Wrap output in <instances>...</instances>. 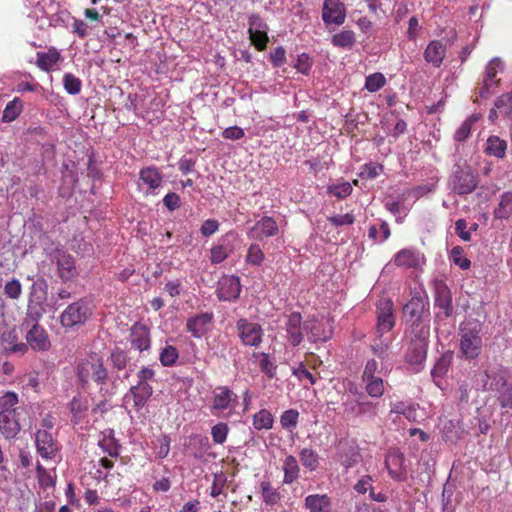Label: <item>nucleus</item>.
Returning <instances> with one entry per match:
<instances>
[{
  "label": "nucleus",
  "mask_w": 512,
  "mask_h": 512,
  "mask_svg": "<svg viewBox=\"0 0 512 512\" xmlns=\"http://www.w3.org/2000/svg\"><path fill=\"white\" fill-rule=\"evenodd\" d=\"M76 377L82 386L94 383L102 390L109 379L103 356L97 352H90L80 358L76 363Z\"/></svg>",
  "instance_id": "nucleus-1"
},
{
  "label": "nucleus",
  "mask_w": 512,
  "mask_h": 512,
  "mask_svg": "<svg viewBox=\"0 0 512 512\" xmlns=\"http://www.w3.org/2000/svg\"><path fill=\"white\" fill-rule=\"evenodd\" d=\"M41 317L40 312H33L29 305L27 316L23 325L30 328L26 332V342L35 351H47L51 347V342L46 330L37 323Z\"/></svg>",
  "instance_id": "nucleus-2"
},
{
  "label": "nucleus",
  "mask_w": 512,
  "mask_h": 512,
  "mask_svg": "<svg viewBox=\"0 0 512 512\" xmlns=\"http://www.w3.org/2000/svg\"><path fill=\"white\" fill-rule=\"evenodd\" d=\"M305 335L311 343H324L333 336V319L331 317H309L303 322Z\"/></svg>",
  "instance_id": "nucleus-3"
},
{
  "label": "nucleus",
  "mask_w": 512,
  "mask_h": 512,
  "mask_svg": "<svg viewBox=\"0 0 512 512\" xmlns=\"http://www.w3.org/2000/svg\"><path fill=\"white\" fill-rule=\"evenodd\" d=\"M461 341L460 351L466 359H475L479 356L482 348L480 326L476 323H468L460 328Z\"/></svg>",
  "instance_id": "nucleus-4"
},
{
  "label": "nucleus",
  "mask_w": 512,
  "mask_h": 512,
  "mask_svg": "<svg viewBox=\"0 0 512 512\" xmlns=\"http://www.w3.org/2000/svg\"><path fill=\"white\" fill-rule=\"evenodd\" d=\"M52 263L63 283L72 282L79 276L75 258L67 251L56 249L52 254Z\"/></svg>",
  "instance_id": "nucleus-5"
},
{
  "label": "nucleus",
  "mask_w": 512,
  "mask_h": 512,
  "mask_svg": "<svg viewBox=\"0 0 512 512\" xmlns=\"http://www.w3.org/2000/svg\"><path fill=\"white\" fill-rule=\"evenodd\" d=\"M90 309L84 300L71 303L60 315V323L64 328H72L84 324L90 316Z\"/></svg>",
  "instance_id": "nucleus-6"
},
{
  "label": "nucleus",
  "mask_w": 512,
  "mask_h": 512,
  "mask_svg": "<svg viewBox=\"0 0 512 512\" xmlns=\"http://www.w3.org/2000/svg\"><path fill=\"white\" fill-rule=\"evenodd\" d=\"M504 63L499 57L491 59L483 72L477 97L488 98L491 94V88L498 85L500 80L496 78L497 74L503 72Z\"/></svg>",
  "instance_id": "nucleus-7"
},
{
  "label": "nucleus",
  "mask_w": 512,
  "mask_h": 512,
  "mask_svg": "<svg viewBox=\"0 0 512 512\" xmlns=\"http://www.w3.org/2000/svg\"><path fill=\"white\" fill-rule=\"evenodd\" d=\"M236 330L243 345L257 348L262 343L264 332L260 324L241 318L236 322Z\"/></svg>",
  "instance_id": "nucleus-8"
},
{
  "label": "nucleus",
  "mask_w": 512,
  "mask_h": 512,
  "mask_svg": "<svg viewBox=\"0 0 512 512\" xmlns=\"http://www.w3.org/2000/svg\"><path fill=\"white\" fill-rule=\"evenodd\" d=\"M238 405V396L227 386L217 387L213 392L211 412L219 415L224 410H234Z\"/></svg>",
  "instance_id": "nucleus-9"
},
{
  "label": "nucleus",
  "mask_w": 512,
  "mask_h": 512,
  "mask_svg": "<svg viewBox=\"0 0 512 512\" xmlns=\"http://www.w3.org/2000/svg\"><path fill=\"white\" fill-rule=\"evenodd\" d=\"M377 326L376 330L380 337L390 331L395 324L393 314V302L389 298H381L377 302Z\"/></svg>",
  "instance_id": "nucleus-10"
},
{
  "label": "nucleus",
  "mask_w": 512,
  "mask_h": 512,
  "mask_svg": "<svg viewBox=\"0 0 512 512\" xmlns=\"http://www.w3.org/2000/svg\"><path fill=\"white\" fill-rule=\"evenodd\" d=\"M322 20L326 25L341 26L346 20V7L341 0H324Z\"/></svg>",
  "instance_id": "nucleus-11"
},
{
  "label": "nucleus",
  "mask_w": 512,
  "mask_h": 512,
  "mask_svg": "<svg viewBox=\"0 0 512 512\" xmlns=\"http://www.w3.org/2000/svg\"><path fill=\"white\" fill-rule=\"evenodd\" d=\"M278 233L279 227L276 220L270 216H263L248 230L247 236L250 239L262 241L265 238L274 237Z\"/></svg>",
  "instance_id": "nucleus-12"
},
{
  "label": "nucleus",
  "mask_w": 512,
  "mask_h": 512,
  "mask_svg": "<svg viewBox=\"0 0 512 512\" xmlns=\"http://www.w3.org/2000/svg\"><path fill=\"white\" fill-rule=\"evenodd\" d=\"M284 329L289 344L293 347L299 346L303 341L305 333L301 314L299 312H292L288 315Z\"/></svg>",
  "instance_id": "nucleus-13"
},
{
  "label": "nucleus",
  "mask_w": 512,
  "mask_h": 512,
  "mask_svg": "<svg viewBox=\"0 0 512 512\" xmlns=\"http://www.w3.org/2000/svg\"><path fill=\"white\" fill-rule=\"evenodd\" d=\"M35 444L38 454L43 459H53L59 450L57 441L47 430L37 431Z\"/></svg>",
  "instance_id": "nucleus-14"
},
{
  "label": "nucleus",
  "mask_w": 512,
  "mask_h": 512,
  "mask_svg": "<svg viewBox=\"0 0 512 512\" xmlns=\"http://www.w3.org/2000/svg\"><path fill=\"white\" fill-rule=\"evenodd\" d=\"M386 468L389 475L396 480H405L407 475V466L404 455L396 449L388 451L385 458Z\"/></svg>",
  "instance_id": "nucleus-15"
},
{
  "label": "nucleus",
  "mask_w": 512,
  "mask_h": 512,
  "mask_svg": "<svg viewBox=\"0 0 512 512\" xmlns=\"http://www.w3.org/2000/svg\"><path fill=\"white\" fill-rule=\"evenodd\" d=\"M508 374L505 369L498 368L493 371H486L482 377V388L484 391L499 392L507 385Z\"/></svg>",
  "instance_id": "nucleus-16"
},
{
  "label": "nucleus",
  "mask_w": 512,
  "mask_h": 512,
  "mask_svg": "<svg viewBox=\"0 0 512 512\" xmlns=\"http://www.w3.org/2000/svg\"><path fill=\"white\" fill-rule=\"evenodd\" d=\"M130 343L132 348L143 352L150 348V332L147 326L142 323H135L130 330Z\"/></svg>",
  "instance_id": "nucleus-17"
},
{
  "label": "nucleus",
  "mask_w": 512,
  "mask_h": 512,
  "mask_svg": "<svg viewBox=\"0 0 512 512\" xmlns=\"http://www.w3.org/2000/svg\"><path fill=\"white\" fill-rule=\"evenodd\" d=\"M477 186V181L470 169H461L455 172L453 189L458 194H468Z\"/></svg>",
  "instance_id": "nucleus-18"
},
{
  "label": "nucleus",
  "mask_w": 512,
  "mask_h": 512,
  "mask_svg": "<svg viewBox=\"0 0 512 512\" xmlns=\"http://www.w3.org/2000/svg\"><path fill=\"white\" fill-rule=\"evenodd\" d=\"M248 23H249L248 33H249V38H250L252 44L255 46V48L258 51L265 50L267 47V43L269 41L267 32L254 29L255 26L260 27L262 25V19L260 18L259 15L252 14L249 17Z\"/></svg>",
  "instance_id": "nucleus-19"
},
{
  "label": "nucleus",
  "mask_w": 512,
  "mask_h": 512,
  "mask_svg": "<svg viewBox=\"0 0 512 512\" xmlns=\"http://www.w3.org/2000/svg\"><path fill=\"white\" fill-rule=\"evenodd\" d=\"M213 321V313H200L187 320L186 328L195 338H201L209 329Z\"/></svg>",
  "instance_id": "nucleus-20"
},
{
  "label": "nucleus",
  "mask_w": 512,
  "mask_h": 512,
  "mask_svg": "<svg viewBox=\"0 0 512 512\" xmlns=\"http://www.w3.org/2000/svg\"><path fill=\"white\" fill-rule=\"evenodd\" d=\"M139 186L145 185L152 193L162 185L163 174L155 166H147L139 171Z\"/></svg>",
  "instance_id": "nucleus-21"
},
{
  "label": "nucleus",
  "mask_w": 512,
  "mask_h": 512,
  "mask_svg": "<svg viewBox=\"0 0 512 512\" xmlns=\"http://www.w3.org/2000/svg\"><path fill=\"white\" fill-rule=\"evenodd\" d=\"M241 285L237 277H225L221 280L218 289V298L222 301H231L239 297Z\"/></svg>",
  "instance_id": "nucleus-22"
},
{
  "label": "nucleus",
  "mask_w": 512,
  "mask_h": 512,
  "mask_svg": "<svg viewBox=\"0 0 512 512\" xmlns=\"http://www.w3.org/2000/svg\"><path fill=\"white\" fill-rule=\"evenodd\" d=\"M19 411L0 416V432L6 439H14L21 430Z\"/></svg>",
  "instance_id": "nucleus-23"
},
{
  "label": "nucleus",
  "mask_w": 512,
  "mask_h": 512,
  "mask_svg": "<svg viewBox=\"0 0 512 512\" xmlns=\"http://www.w3.org/2000/svg\"><path fill=\"white\" fill-rule=\"evenodd\" d=\"M446 54V47L440 41H431L424 52V58L427 63L434 67H440Z\"/></svg>",
  "instance_id": "nucleus-24"
},
{
  "label": "nucleus",
  "mask_w": 512,
  "mask_h": 512,
  "mask_svg": "<svg viewBox=\"0 0 512 512\" xmlns=\"http://www.w3.org/2000/svg\"><path fill=\"white\" fill-rule=\"evenodd\" d=\"M37 67L45 72H50L60 61L61 54L55 47H50L47 52H37Z\"/></svg>",
  "instance_id": "nucleus-25"
},
{
  "label": "nucleus",
  "mask_w": 512,
  "mask_h": 512,
  "mask_svg": "<svg viewBox=\"0 0 512 512\" xmlns=\"http://www.w3.org/2000/svg\"><path fill=\"white\" fill-rule=\"evenodd\" d=\"M228 236V234L225 235L211 247L209 259L212 264L222 263L233 252V247L228 242Z\"/></svg>",
  "instance_id": "nucleus-26"
},
{
  "label": "nucleus",
  "mask_w": 512,
  "mask_h": 512,
  "mask_svg": "<svg viewBox=\"0 0 512 512\" xmlns=\"http://www.w3.org/2000/svg\"><path fill=\"white\" fill-rule=\"evenodd\" d=\"M129 393L133 398L134 407L140 410L152 396L153 388L150 384L137 383L130 388Z\"/></svg>",
  "instance_id": "nucleus-27"
},
{
  "label": "nucleus",
  "mask_w": 512,
  "mask_h": 512,
  "mask_svg": "<svg viewBox=\"0 0 512 512\" xmlns=\"http://www.w3.org/2000/svg\"><path fill=\"white\" fill-rule=\"evenodd\" d=\"M330 507L331 500L326 494H312L305 499V508L309 512H328Z\"/></svg>",
  "instance_id": "nucleus-28"
},
{
  "label": "nucleus",
  "mask_w": 512,
  "mask_h": 512,
  "mask_svg": "<svg viewBox=\"0 0 512 512\" xmlns=\"http://www.w3.org/2000/svg\"><path fill=\"white\" fill-rule=\"evenodd\" d=\"M451 294L445 284H437L435 288V304L449 315L452 309Z\"/></svg>",
  "instance_id": "nucleus-29"
},
{
  "label": "nucleus",
  "mask_w": 512,
  "mask_h": 512,
  "mask_svg": "<svg viewBox=\"0 0 512 512\" xmlns=\"http://www.w3.org/2000/svg\"><path fill=\"white\" fill-rule=\"evenodd\" d=\"M333 46L343 49H351L356 43V36L352 30L344 29L331 37Z\"/></svg>",
  "instance_id": "nucleus-30"
},
{
  "label": "nucleus",
  "mask_w": 512,
  "mask_h": 512,
  "mask_svg": "<svg viewBox=\"0 0 512 512\" xmlns=\"http://www.w3.org/2000/svg\"><path fill=\"white\" fill-rule=\"evenodd\" d=\"M284 479L285 484H291L296 481L299 477L300 468L296 457L289 455L285 458L283 463Z\"/></svg>",
  "instance_id": "nucleus-31"
},
{
  "label": "nucleus",
  "mask_w": 512,
  "mask_h": 512,
  "mask_svg": "<svg viewBox=\"0 0 512 512\" xmlns=\"http://www.w3.org/2000/svg\"><path fill=\"white\" fill-rule=\"evenodd\" d=\"M507 144L497 136H491L487 140L486 153L490 156L503 158L506 153Z\"/></svg>",
  "instance_id": "nucleus-32"
},
{
  "label": "nucleus",
  "mask_w": 512,
  "mask_h": 512,
  "mask_svg": "<svg viewBox=\"0 0 512 512\" xmlns=\"http://www.w3.org/2000/svg\"><path fill=\"white\" fill-rule=\"evenodd\" d=\"M23 111V102L20 98L15 97L12 101L8 102L3 110L2 121L12 122Z\"/></svg>",
  "instance_id": "nucleus-33"
},
{
  "label": "nucleus",
  "mask_w": 512,
  "mask_h": 512,
  "mask_svg": "<svg viewBox=\"0 0 512 512\" xmlns=\"http://www.w3.org/2000/svg\"><path fill=\"white\" fill-rule=\"evenodd\" d=\"M18 404V395L15 392H6L0 396V416L3 414H11L18 412L16 405Z\"/></svg>",
  "instance_id": "nucleus-34"
},
{
  "label": "nucleus",
  "mask_w": 512,
  "mask_h": 512,
  "mask_svg": "<svg viewBox=\"0 0 512 512\" xmlns=\"http://www.w3.org/2000/svg\"><path fill=\"white\" fill-rule=\"evenodd\" d=\"M273 415L266 409H261L253 416V427L256 430H269L273 427Z\"/></svg>",
  "instance_id": "nucleus-35"
},
{
  "label": "nucleus",
  "mask_w": 512,
  "mask_h": 512,
  "mask_svg": "<svg viewBox=\"0 0 512 512\" xmlns=\"http://www.w3.org/2000/svg\"><path fill=\"white\" fill-rule=\"evenodd\" d=\"M512 214V193L505 192L502 194L500 203L494 211V215L498 219H508Z\"/></svg>",
  "instance_id": "nucleus-36"
},
{
  "label": "nucleus",
  "mask_w": 512,
  "mask_h": 512,
  "mask_svg": "<svg viewBox=\"0 0 512 512\" xmlns=\"http://www.w3.org/2000/svg\"><path fill=\"white\" fill-rule=\"evenodd\" d=\"M302 465L309 471H315L319 466V455L310 448H303L299 453Z\"/></svg>",
  "instance_id": "nucleus-37"
},
{
  "label": "nucleus",
  "mask_w": 512,
  "mask_h": 512,
  "mask_svg": "<svg viewBox=\"0 0 512 512\" xmlns=\"http://www.w3.org/2000/svg\"><path fill=\"white\" fill-rule=\"evenodd\" d=\"M265 261V254L259 244L253 243L248 247L245 262L252 266H261Z\"/></svg>",
  "instance_id": "nucleus-38"
},
{
  "label": "nucleus",
  "mask_w": 512,
  "mask_h": 512,
  "mask_svg": "<svg viewBox=\"0 0 512 512\" xmlns=\"http://www.w3.org/2000/svg\"><path fill=\"white\" fill-rule=\"evenodd\" d=\"M416 313V303L414 302V298H412L407 304L403 306V317L406 320V323H410L411 330H406L405 336L410 338L411 342L414 339V325L416 320H414V315Z\"/></svg>",
  "instance_id": "nucleus-39"
},
{
  "label": "nucleus",
  "mask_w": 512,
  "mask_h": 512,
  "mask_svg": "<svg viewBox=\"0 0 512 512\" xmlns=\"http://www.w3.org/2000/svg\"><path fill=\"white\" fill-rule=\"evenodd\" d=\"M353 187L347 182L332 184L327 187V194L336 197L337 199H345L352 194Z\"/></svg>",
  "instance_id": "nucleus-40"
},
{
  "label": "nucleus",
  "mask_w": 512,
  "mask_h": 512,
  "mask_svg": "<svg viewBox=\"0 0 512 512\" xmlns=\"http://www.w3.org/2000/svg\"><path fill=\"white\" fill-rule=\"evenodd\" d=\"M394 262L399 267L413 268L416 266V254L411 249H403L395 255Z\"/></svg>",
  "instance_id": "nucleus-41"
},
{
  "label": "nucleus",
  "mask_w": 512,
  "mask_h": 512,
  "mask_svg": "<svg viewBox=\"0 0 512 512\" xmlns=\"http://www.w3.org/2000/svg\"><path fill=\"white\" fill-rule=\"evenodd\" d=\"M110 361L114 369L121 371L126 368L129 357L124 350L120 349L119 347H115L110 353Z\"/></svg>",
  "instance_id": "nucleus-42"
},
{
  "label": "nucleus",
  "mask_w": 512,
  "mask_h": 512,
  "mask_svg": "<svg viewBox=\"0 0 512 512\" xmlns=\"http://www.w3.org/2000/svg\"><path fill=\"white\" fill-rule=\"evenodd\" d=\"M179 358L178 349L175 346L167 345L165 346L159 355V360L161 364L165 367H171L175 365L177 359Z\"/></svg>",
  "instance_id": "nucleus-43"
},
{
  "label": "nucleus",
  "mask_w": 512,
  "mask_h": 512,
  "mask_svg": "<svg viewBox=\"0 0 512 512\" xmlns=\"http://www.w3.org/2000/svg\"><path fill=\"white\" fill-rule=\"evenodd\" d=\"M63 86L68 94L77 95L81 92L82 82L72 73H65L63 76Z\"/></svg>",
  "instance_id": "nucleus-44"
},
{
  "label": "nucleus",
  "mask_w": 512,
  "mask_h": 512,
  "mask_svg": "<svg viewBox=\"0 0 512 512\" xmlns=\"http://www.w3.org/2000/svg\"><path fill=\"white\" fill-rule=\"evenodd\" d=\"M258 355L260 357L259 360V368L260 370L268 377L273 378L276 375L277 366L271 360L270 355L268 353L262 352L259 354H254V356Z\"/></svg>",
  "instance_id": "nucleus-45"
},
{
  "label": "nucleus",
  "mask_w": 512,
  "mask_h": 512,
  "mask_svg": "<svg viewBox=\"0 0 512 512\" xmlns=\"http://www.w3.org/2000/svg\"><path fill=\"white\" fill-rule=\"evenodd\" d=\"M494 105L504 116L512 117V90L498 97Z\"/></svg>",
  "instance_id": "nucleus-46"
},
{
  "label": "nucleus",
  "mask_w": 512,
  "mask_h": 512,
  "mask_svg": "<svg viewBox=\"0 0 512 512\" xmlns=\"http://www.w3.org/2000/svg\"><path fill=\"white\" fill-rule=\"evenodd\" d=\"M38 483L41 488L47 489L55 486V477L51 475L40 463L36 466Z\"/></svg>",
  "instance_id": "nucleus-47"
},
{
  "label": "nucleus",
  "mask_w": 512,
  "mask_h": 512,
  "mask_svg": "<svg viewBox=\"0 0 512 512\" xmlns=\"http://www.w3.org/2000/svg\"><path fill=\"white\" fill-rule=\"evenodd\" d=\"M479 117L477 115H472L469 118H467L461 126L456 130L454 134V138L456 141L462 142L466 140L471 132L472 125L477 122Z\"/></svg>",
  "instance_id": "nucleus-48"
},
{
  "label": "nucleus",
  "mask_w": 512,
  "mask_h": 512,
  "mask_svg": "<svg viewBox=\"0 0 512 512\" xmlns=\"http://www.w3.org/2000/svg\"><path fill=\"white\" fill-rule=\"evenodd\" d=\"M386 84V78L382 73L376 72L366 77L365 88L371 92L379 91Z\"/></svg>",
  "instance_id": "nucleus-49"
},
{
  "label": "nucleus",
  "mask_w": 512,
  "mask_h": 512,
  "mask_svg": "<svg viewBox=\"0 0 512 512\" xmlns=\"http://www.w3.org/2000/svg\"><path fill=\"white\" fill-rule=\"evenodd\" d=\"M298 418H299V412L295 409H289L282 413L280 417V423L281 426L291 431L292 429L296 428L298 424Z\"/></svg>",
  "instance_id": "nucleus-50"
},
{
  "label": "nucleus",
  "mask_w": 512,
  "mask_h": 512,
  "mask_svg": "<svg viewBox=\"0 0 512 512\" xmlns=\"http://www.w3.org/2000/svg\"><path fill=\"white\" fill-rule=\"evenodd\" d=\"M261 491H262V497L263 501L267 505H275L280 500V493L271 487V484L269 482H262L261 483Z\"/></svg>",
  "instance_id": "nucleus-51"
},
{
  "label": "nucleus",
  "mask_w": 512,
  "mask_h": 512,
  "mask_svg": "<svg viewBox=\"0 0 512 512\" xmlns=\"http://www.w3.org/2000/svg\"><path fill=\"white\" fill-rule=\"evenodd\" d=\"M366 383V391L371 397L378 398L384 393V382L380 377L363 380Z\"/></svg>",
  "instance_id": "nucleus-52"
},
{
  "label": "nucleus",
  "mask_w": 512,
  "mask_h": 512,
  "mask_svg": "<svg viewBox=\"0 0 512 512\" xmlns=\"http://www.w3.org/2000/svg\"><path fill=\"white\" fill-rule=\"evenodd\" d=\"M450 259L455 265L459 266L463 270H467L471 266V261L463 256V249L460 246H455L451 249Z\"/></svg>",
  "instance_id": "nucleus-53"
},
{
  "label": "nucleus",
  "mask_w": 512,
  "mask_h": 512,
  "mask_svg": "<svg viewBox=\"0 0 512 512\" xmlns=\"http://www.w3.org/2000/svg\"><path fill=\"white\" fill-rule=\"evenodd\" d=\"M228 432L229 428L226 423H217L211 428L213 442L216 444H223L227 439Z\"/></svg>",
  "instance_id": "nucleus-54"
},
{
  "label": "nucleus",
  "mask_w": 512,
  "mask_h": 512,
  "mask_svg": "<svg viewBox=\"0 0 512 512\" xmlns=\"http://www.w3.org/2000/svg\"><path fill=\"white\" fill-rule=\"evenodd\" d=\"M4 294L12 300L19 299L22 294V285L20 281L16 278L8 281L4 286Z\"/></svg>",
  "instance_id": "nucleus-55"
},
{
  "label": "nucleus",
  "mask_w": 512,
  "mask_h": 512,
  "mask_svg": "<svg viewBox=\"0 0 512 512\" xmlns=\"http://www.w3.org/2000/svg\"><path fill=\"white\" fill-rule=\"evenodd\" d=\"M99 446L102 448L104 452H106L110 457L117 458L119 456V445L112 437H103L102 440L99 441Z\"/></svg>",
  "instance_id": "nucleus-56"
},
{
  "label": "nucleus",
  "mask_w": 512,
  "mask_h": 512,
  "mask_svg": "<svg viewBox=\"0 0 512 512\" xmlns=\"http://www.w3.org/2000/svg\"><path fill=\"white\" fill-rule=\"evenodd\" d=\"M383 171V166L377 163H368L362 167L360 177L365 179H374Z\"/></svg>",
  "instance_id": "nucleus-57"
},
{
  "label": "nucleus",
  "mask_w": 512,
  "mask_h": 512,
  "mask_svg": "<svg viewBox=\"0 0 512 512\" xmlns=\"http://www.w3.org/2000/svg\"><path fill=\"white\" fill-rule=\"evenodd\" d=\"M328 221L334 226H349L355 222V217L351 213L337 214L328 218Z\"/></svg>",
  "instance_id": "nucleus-58"
},
{
  "label": "nucleus",
  "mask_w": 512,
  "mask_h": 512,
  "mask_svg": "<svg viewBox=\"0 0 512 512\" xmlns=\"http://www.w3.org/2000/svg\"><path fill=\"white\" fill-rule=\"evenodd\" d=\"M498 401L502 408L512 409V384H508L504 389L498 392Z\"/></svg>",
  "instance_id": "nucleus-59"
},
{
  "label": "nucleus",
  "mask_w": 512,
  "mask_h": 512,
  "mask_svg": "<svg viewBox=\"0 0 512 512\" xmlns=\"http://www.w3.org/2000/svg\"><path fill=\"white\" fill-rule=\"evenodd\" d=\"M392 412L403 415L409 421L416 420V410L412 406H405L404 403L395 404Z\"/></svg>",
  "instance_id": "nucleus-60"
},
{
  "label": "nucleus",
  "mask_w": 512,
  "mask_h": 512,
  "mask_svg": "<svg viewBox=\"0 0 512 512\" xmlns=\"http://www.w3.org/2000/svg\"><path fill=\"white\" fill-rule=\"evenodd\" d=\"M293 374L299 379V380H308L311 385H314L316 383V378L314 375L306 368L304 363H300L297 368L293 370Z\"/></svg>",
  "instance_id": "nucleus-61"
},
{
  "label": "nucleus",
  "mask_w": 512,
  "mask_h": 512,
  "mask_svg": "<svg viewBox=\"0 0 512 512\" xmlns=\"http://www.w3.org/2000/svg\"><path fill=\"white\" fill-rule=\"evenodd\" d=\"M219 222L215 219H207L203 222L200 232L204 237H209L216 233L219 229Z\"/></svg>",
  "instance_id": "nucleus-62"
},
{
  "label": "nucleus",
  "mask_w": 512,
  "mask_h": 512,
  "mask_svg": "<svg viewBox=\"0 0 512 512\" xmlns=\"http://www.w3.org/2000/svg\"><path fill=\"white\" fill-rule=\"evenodd\" d=\"M311 61L310 57L306 53H302L298 56L297 62L295 64V68L304 75L309 74L311 70Z\"/></svg>",
  "instance_id": "nucleus-63"
},
{
  "label": "nucleus",
  "mask_w": 512,
  "mask_h": 512,
  "mask_svg": "<svg viewBox=\"0 0 512 512\" xmlns=\"http://www.w3.org/2000/svg\"><path fill=\"white\" fill-rule=\"evenodd\" d=\"M164 290L169 294V296L177 297L180 296L183 291V284L179 279L171 280L165 284Z\"/></svg>",
  "instance_id": "nucleus-64"
}]
</instances>
